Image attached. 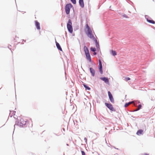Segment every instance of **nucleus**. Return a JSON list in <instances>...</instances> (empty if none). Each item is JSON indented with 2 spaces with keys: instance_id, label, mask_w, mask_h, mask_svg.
I'll return each mask as SVG.
<instances>
[{
  "instance_id": "obj_21",
  "label": "nucleus",
  "mask_w": 155,
  "mask_h": 155,
  "mask_svg": "<svg viewBox=\"0 0 155 155\" xmlns=\"http://www.w3.org/2000/svg\"><path fill=\"white\" fill-rule=\"evenodd\" d=\"M91 50L93 52H95L96 51V49L94 48H91Z\"/></svg>"
},
{
  "instance_id": "obj_12",
  "label": "nucleus",
  "mask_w": 155,
  "mask_h": 155,
  "mask_svg": "<svg viewBox=\"0 0 155 155\" xmlns=\"http://www.w3.org/2000/svg\"><path fill=\"white\" fill-rule=\"evenodd\" d=\"M56 45L57 46V48L58 49L60 50L61 51H62V48L59 45V44L57 42V41H56Z\"/></svg>"
},
{
  "instance_id": "obj_24",
  "label": "nucleus",
  "mask_w": 155,
  "mask_h": 155,
  "mask_svg": "<svg viewBox=\"0 0 155 155\" xmlns=\"http://www.w3.org/2000/svg\"><path fill=\"white\" fill-rule=\"evenodd\" d=\"M100 72L101 74H102L103 73V71H102V68H99Z\"/></svg>"
},
{
  "instance_id": "obj_4",
  "label": "nucleus",
  "mask_w": 155,
  "mask_h": 155,
  "mask_svg": "<svg viewBox=\"0 0 155 155\" xmlns=\"http://www.w3.org/2000/svg\"><path fill=\"white\" fill-rule=\"evenodd\" d=\"M73 7V5L71 3L66 5L65 6V11L67 14H69L70 13V9Z\"/></svg>"
},
{
  "instance_id": "obj_18",
  "label": "nucleus",
  "mask_w": 155,
  "mask_h": 155,
  "mask_svg": "<svg viewBox=\"0 0 155 155\" xmlns=\"http://www.w3.org/2000/svg\"><path fill=\"white\" fill-rule=\"evenodd\" d=\"M85 88V89L87 90H90V88L88 87L87 85L85 84H83Z\"/></svg>"
},
{
  "instance_id": "obj_28",
  "label": "nucleus",
  "mask_w": 155,
  "mask_h": 155,
  "mask_svg": "<svg viewBox=\"0 0 155 155\" xmlns=\"http://www.w3.org/2000/svg\"><path fill=\"white\" fill-rule=\"evenodd\" d=\"M96 54H97V53H96V52H95H95H94V55H96Z\"/></svg>"
},
{
  "instance_id": "obj_33",
  "label": "nucleus",
  "mask_w": 155,
  "mask_h": 155,
  "mask_svg": "<svg viewBox=\"0 0 155 155\" xmlns=\"http://www.w3.org/2000/svg\"><path fill=\"white\" fill-rule=\"evenodd\" d=\"M67 146H68V144H67Z\"/></svg>"
},
{
  "instance_id": "obj_27",
  "label": "nucleus",
  "mask_w": 155,
  "mask_h": 155,
  "mask_svg": "<svg viewBox=\"0 0 155 155\" xmlns=\"http://www.w3.org/2000/svg\"><path fill=\"white\" fill-rule=\"evenodd\" d=\"M130 80V78H126V81H127Z\"/></svg>"
},
{
  "instance_id": "obj_20",
  "label": "nucleus",
  "mask_w": 155,
  "mask_h": 155,
  "mask_svg": "<svg viewBox=\"0 0 155 155\" xmlns=\"http://www.w3.org/2000/svg\"><path fill=\"white\" fill-rule=\"evenodd\" d=\"M99 68H102V63L101 62V61L100 60H99Z\"/></svg>"
},
{
  "instance_id": "obj_7",
  "label": "nucleus",
  "mask_w": 155,
  "mask_h": 155,
  "mask_svg": "<svg viewBox=\"0 0 155 155\" xmlns=\"http://www.w3.org/2000/svg\"><path fill=\"white\" fill-rule=\"evenodd\" d=\"M90 72L91 73V75L92 76L94 77V76L95 74V70L92 68H89Z\"/></svg>"
},
{
  "instance_id": "obj_31",
  "label": "nucleus",
  "mask_w": 155,
  "mask_h": 155,
  "mask_svg": "<svg viewBox=\"0 0 155 155\" xmlns=\"http://www.w3.org/2000/svg\"><path fill=\"white\" fill-rule=\"evenodd\" d=\"M10 46H11V45H10V46H8V48H9L10 49H11L10 48Z\"/></svg>"
},
{
  "instance_id": "obj_14",
  "label": "nucleus",
  "mask_w": 155,
  "mask_h": 155,
  "mask_svg": "<svg viewBox=\"0 0 155 155\" xmlns=\"http://www.w3.org/2000/svg\"><path fill=\"white\" fill-rule=\"evenodd\" d=\"M94 40L95 42L97 48L98 49L99 48V46L98 43L97 42V40L95 38H94Z\"/></svg>"
},
{
  "instance_id": "obj_5",
  "label": "nucleus",
  "mask_w": 155,
  "mask_h": 155,
  "mask_svg": "<svg viewBox=\"0 0 155 155\" xmlns=\"http://www.w3.org/2000/svg\"><path fill=\"white\" fill-rule=\"evenodd\" d=\"M108 94L110 101L111 102L114 103V100L112 94L109 91L108 92Z\"/></svg>"
},
{
  "instance_id": "obj_10",
  "label": "nucleus",
  "mask_w": 155,
  "mask_h": 155,
  "mask_svg": "<svg viewBox=\"0 0 155 155\" xmlns=\"http://www.w3.org/2000/svg\"><path fill=\"white\" fill-rule=\"evenodd\" d=\"M35 26L37 28V29L38 30L40 29V23L38 22L37 21H35Z\"/></svg>"
},
{
  "instance_id": "obj_16",
  "label": "nucleus",
  "mask_w": 155,
  "mask_h": 155,
  "mask_svg": "<svg viewBox=\"0 0 155 155\" xmlns=\"http://www.w3.org/2000/svg\"><path fill=\"white\" fill-rule=\"evenodd\" d=\"M134 101H132L131 102H130L128 103H126L124 105V107H127V106H128L130 104H131L134 103Z\"/></svg>"
},
{
  "instance_id": "obj_17",
  "label": "nucleus",
  "mask_w": 155,
  "mask_h": 155,
  "mask_svg": "<svg viewBox=\"0 0 155 155\" xmlns=\"http://www.w3.org/2000/svg\"><path fill=\"white\" fill-rule=\"evenodd\" d=\"M84 49L85 53L89 52L88 49L86 46H84Z\"/></svg>"
},
{
  "instance_id": "obj_15",
  "label": "nucleus",
  "mask_w": 155,
  "mask_h": 155,
  "mask_svg": "<svg viewBox=\"0 0 155 155\" xmlns=\"http://www.w3.org/2000/svg\"><path fill=\"white\" fill-rule=\"evenodd\" d=\"M110 53L113 56H115L117 55V53L115 51L111 50L110 51Z\"/></svg>"
},
{
  "instance_id": "obj_13",
  "label": "nucleus",
  "mask_w": 155,
  "mask_h": 155,
  "mask_svg": "<svg viewBox=\"0 0 155 155\" xmlns=\"http://www.w3.org/2000/svg\"><path fill=\"white\" fill-rule=\"evenodd\" d=\"M143 131L142 130H138L137 133V134L138 135H140L143 134Z\"/></svg>"
},
{
  "instance_id": "obj_26",
  "label": "nucleus",
  "mask_w": 155,
  "mask_h": 155,
  "mask_svg": "<svg viewBox=\"0 0 155 155\" xmlns=\"http://www.w3.org/2000/svg\"><path fill=\"white\" fill-rule=\"evenodd\" d=\"M123 16L125 17V18H128V16L125 14H124Z\"/></svg>"
},
{
  "instance_id": "obj_29",
  "label": "nucleus",
  "mask_w": 155,
  "mask_h": 155,
  "mask_svg": "<svg viewBox=\"0 0 155 155\" xmlns=\"http://www.w3.org/2000/svg\"><path fill=\"white\" fill-rule=\"evenodd\" d=\"M142 155H148V154H147V153H144V154H142Z\"/></svg>"
},
{
  "instance_id": "obj_34",
  "label": "nucleus",
  "mask_w": 155,
  "mask_h": 155,
  "mask_svg": "<svg viewBox=\"0 0 155 155\" xmlns=\"http://www.w3.org/2000/svg\"><path fill=\"white\" fill-rule=\"evenodd\" d=\"M111 6H110V8H111Z\"/></svg>"
},
{
  "instance_id": "obj_9",
  "label": "nucleus",
  "mask_w": 155,
  "mask_h": 155,
  "mask_svg": "<svg viewBox=\"0 0 155 155\" xmlns=\"http://www.w3.org/2000/svg\"><path fill=\"white\" fill-rule=\"evenodd\" d=\"M100 79L104 81L105 83H109V80L107 78L105 77H101L100 78Z\"/></svg>"
},
{
  "instance_id": "obj_1",
  "label": "nucleus",
  "mask_w": 155,
  "mask_h": 155,
  "mask_svg": "<svg viewBox=\"0 0 155 155\" xmlns=\"http://www.w3.org/2000/svg\"><path fill=\"white\" fill-rule=\"evenodd\" d=\"M86 28L87 29V31H85L86 34L89 38L94 40V38H95L94 37L92 34V30L87 24L86 25Z\"/></svg>"
},
{
  "instance_id": "obj_6",
  "label": "nucleus",
  "mask_w": 155,
  "mask_h": 155,
  "mask_svg": "<svg viewBox=\"0 0 155 155\" xmlns=\"http://www.w3.org/2000/svg\"><path fill=\"white\" fill-rule=\"evenodd\" d=\"M105 105L110 110L112 111H114V108L112 105L111 104L105 103Z\"/></svg>"
},
{
  "instance_id": "obj_23",
  "label": "nucleus",
  "mask_w": 155,
  "mask_h": 155,
  "mask_svg": "<svg viewBox=\"0 0 155 155\" xmlns=\"http://www.w3.org/2000/svg\"><path fill=\"white\" fill-rule=\"evenodd\" d=\"M141 105L139 104L138 105V108H137V109L136 110H140L141 108Z\"/></svg>"
},
{
  "instance_id": "obj_3",
  "label": "nucleus",
  "mask_w": 155,
  "mask_h": 155,
  "mask_svg": "<svg viewBox=\"0 0 155 155\" xmlns=\"http://www.w3.org/2000/svg\"><path fill=\"white\" fill-rule=\"evenodd\" d=\"M67 27L69 32L70 33L73 32V28L72 26V22L70 19H69L67 24Z\"/></svg>"
},
{
  "instance_id": "obj_8",
  "label": "nucleus",
  "mask_w": 155,
  "mask_h": 155,
  "mask_svg": "<svg viewBox=\"0 0 155 155\" xmlns=\"http://www.w3.org/2000/svg\"><path fill=\"white\" fill-rule=\"evenodd\" d=\"M86 58L90 62H91V56L90 54V53L89 52L86 53H85Z\"/></svg>"
},
{
  "instance_id": "obj_11",
  "label": "nucleus",
  "mask_w": 155,
  "mask_h": 155,
  "mask_svg": "<svg viewBox=\"0 0 155 155\" xmlns=\"http://www.w3.org/2000/svg\"><path fill=\"white\" fill-rule=\"evenodd\" d=\"M79 4L81 8H83L84 6L83 0H79Z\"/></svg>"
},
{
  "instance_id": "obj_30",
  "label": "nucleus",
  "mask_w": 155,
  "mask_h": 155,
  "mask_svg": "<svg viewBox=\"0 0 155 155\" xmlns=\"http://www.w3.org/2000/svg\"><path fill=\"white\" fill-rule=\"evenodd\" d=\"M84 139V140H85V141H86L87 140V139L86 138H85Z\"/></svg>"
},
{
  "instance_id": "obj_2",
  "label": "nucleus",
  "mask_w": 155,
  "mask_h": 155,
  "mask_svg": "<svg viewBox=\"0 0 155 155\" xmlns=\"http://www.w3.org/2000/svg\"><path fill=\"white\" fill-rule=\"evenodd\" d=\"M26 121L24 120L23 119H21L20 120L18 119L14 125V127L15 128V126L17 125L21 127H23L24 125L26 124Z\"/></svg>"
},
{
  "instance_id": "obj_25",
  "label": "nucleus",
  "mask_w": 155,
  "mask_h": 155,
  "mask_svg": "<svg viewBox=\"0 0 155 155\" xmlns=\"http://www.w3.org/2000/svg\"><path fill=\"white\" fill-rule=\"evenodd\" d=\"M82 155H85V152L83 151H81Z\"/></svg>"
},
{
  "instance_id": "obj_19",
  "label": "nucleus",
  "mask_w": 155,
  "mask_h": 155,
  "mask_svg": "<svg viewBox=\"0 0 155 155\" xmlns=\"http://www.w3.org/2000/svg\"><path fill=\"white\" fill-rule=\"evenodd\" d=\"M147 21L151 23L152 24H154V23H155V22L154 21L149 20V19H148V18H147Z\"/></svg>"
},
{
  "instance_id": "obj_22",
  "label": "nucleus",
  "mask_w": 155,
  "mask_h": 155,
  "mask_svg": "<svg viewBox=\"0 0 155 155\" xmlns=\"http://www.w3.org/2000/svg\"><path fill=\"white\" fill-rule=\"evenodd\" d=\"M71 2L74 4H75L76 3V0H71Z\"/></svg>"
},
{
  "instance_id": "obj_32",
  "label": "nucleus",
  "mask_w": 155,
  "mask_h": 155,
  "mask_svg": "<svg viewBox=\"0 0 155 155\" xmlns=\"http://www.w3.org/2000/svg\"><path fill=\"white\" fill-rule=\"evenodd\" d=\"M134 105L135 106V103H134Z\"/></svg>"
}]
</instances>
